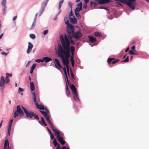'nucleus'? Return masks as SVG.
Masks as SVG:
<instances>
[{
  "label": "nucleus",
  "instance_id": "9d476101",
  "mask_svg": "<svg viewBox=\"0 0 149 149\" xmlns=\"http://www.w3.org/2000/svg\"><path fill=\"white\" fill-rule=\"evenodd\" d=\"M96 2L100 4H104L109 3L110 0H95Z\"/></svg>",
  "mask_w": 149,
  "mask_h": 149
},
{
  "label": "nucleus",
  "instance_id": "37998d69",
  "mask_svg": "<svg viewBox=\"0 0 149 149\" xmlns=\"http://www.w3.org/2000/svg\"><path fill=\"white\" fill-rule=\"evenodd\" d=\"M64 21L65 22V23L67 24H68V23H69V20L67 19V18L66 17H65L64 18Z\"/></svg>",
  "mask_w": 149,
  "mask_h": 149
},
{
  "label": "nucleus",
  "instance_id": "e2e57ef3",
  "mask_svg": "<svg viewBox=\"0 0 149 149\" xmlns=\"http://www.w3.org/2000/svg\"><path fill=\"white\" fill-rule=\"evenodd\" d=\"M33 98L34 102L36 103H37L36 96H35L34 97H33Z\"/></svg>",
  "mask_w": 149,
  "mask_h": 149
},
{
  "label": "nucleus",
  "instance_id": "f03ea898",
  "mask_svg": "<svg viewBox=\"0 0 149 149\" xmlns=\"http://www.w3.org/2000/svg\"><path fill=\"white\" fill-rule=\"evenodd\" d=\"M40 113L42 114L46 118L47 122L50 124V127L52 129L54 132V135L56 136L58 135L61 132H60L54 126L52 123L51 122L50 120H49V115L47 114V113L45 112L44 111H40Z\"/></svg>",
  "mask_w": 149,
  "mask_h": 149
},
{
  "label": "nucleus",
  "instance_id": "c9c22d12",
  "mask_svg": "<svg viewBox=\"0 0 149 149\" xmlns=\"http://www.w3.org/2000/svg\"><path fill=\"white\" fill-rule=\"evenodd\" d=\"M129 53L132 55H134V54H138L137 53H135L134 52V51L133 50H131L129 52Z\"/></svg>",
  "mask_w": 149,
  "mask_h": 149
},
{
  "label": "nucleus",
  "instance_id": "a211bd4d",
  "mask_svg": "<svg viewBox=\"0 0 149 149\" xmlns=\"http://www.w3.org/2000/svg\"><path fill=\"white\" fill-rule=\"evenodd\" d=\"M89 40L92 42H94L96 41V39L95 38H94L93 36H88Z\"/></svg>",
  "mask_w": 149,
  "mask_h": 149
},
{
  "label": "nucleus",
  "instance_id": "a18cd8bd",
  "mask_svg": "<svg viewBox=\"0 0 149 149\" xmlns=\"http://www.w3.org/2000/svg\"><path fill=\"white\" fill-rule=\"evenodd\" d=\"M70 73H71V77L73 79H74L75 78H74V75L73 74L72 71L71 70L70 71Z\"/></svg>",
  "mask_w": 149,
  "mask_h": 149
},
{
  "label": "nucleus",
  "instance_id": "a19ab883",
  "mask_svg": "<svg viewBox=\"0 0 149 149\" xmlns=\"http://www.w3.org/2000/svg\"><path fill=\"white\" fill-rule=\"evenodd\" d=\"M36 66V64L35 63H34L33 64V65L31 66V70H34L35 68V67Z\"/></svg>",
  "mask_w": 149,
  "mask_h": 149
},
{
  "label": "nucleus",
  "instance_id": "9b49d317",
  "mask_svg": "<svg viewBox=\"0 0 149 149\" xmlns=\"http://www.w3.org/2000/svg\"><path fill=\"white\" fill-rule=\"evenodd\" d=\"M33 47V45L30 42L28 43V48L27 50V53L28 54H29L31 51Z\"/></svg>",
  "mask_w": 149,
  "mask_h": 149
},
{
  "label": "nucleus",
  "instance_id": "13d9d810",
  "mask_svg": "<svg viewBox=\"0 0 149 149\" xmlns=\"http://www.w3.org/2000/svg\"><path fill=\"white\" fill-rule=\"evenodd\" d=\"M35 105L36 106V107L38 109V108H40V105H39L37 103H35Z\"/></svg>",
  "mask_w": 149,
  "mask_h": 149
},
{
  "label": "nucleus",
  "instance_id": "c03bdc74",
  "mask_svg": "<svg viewBox=\"0 0 149 149\" xmlns=\"http://www.w3.org/2000/svg\"><path fill=\"white\" fill-rule=\"evenodd\" d=\"M127 0H120V1L124 4H126Z\"/></svg>",
  "mask_w": 149,
  "mask_h": 149
},
{
  "label": "nucleus",
  "instance_id": "f704fd0d",
  "mask_svg": "<svg viewBox=\"0 0 149 149\" xmlns=\"http://www.w3.org/2000/svg\"><path fill=\"white\" fill-rule=\"evenodd\" d=\"M75 15L77 17L78 19H80L81 17L79 13H75Z\"/></svg>",
  "mask_w": 149,
  "mask_h": 149
},
{
  "label": "nucleus",
  "instance_id": "a878e982",
  "mask_svg": "<svg viewBox=\"0 0 149 149\" xmlns=\"http://www.w3.org/2000/svg\"><path fill=\"white\" fill-rule=\"evenodd\" d=\"M65 91L66 95L68 96H69V95H70V93L69 91V90L68 89V84H67V85H66V88Z\"/></svg>",
  "mask_w": 149,
  "mask_h": 149
},
{
  "label": "nucleus",
  "instance_id": "0e129e2a",
  "mask_svg": "<svg viewBox=\"0 0 149 149\" xmlns=\"http://www.w3.org/2000/svg\"><path fill=\"white\" fill-rule=\"evenodd\" d=\"M68 4L69 6H70V7L71 8H72V3L70 2L69 1L68 2Z\"/></svg>",
  "mask_w": 149,
  "mask_h": 149
},
{
  "label": "nucleus",
  "instance_id": "bf43d9fd",
  "mask_svg": "<svg viewBox=\"0 0 149 149\" xmlns=\"http://www.w3.org/2000/svg\"><path fill=\"white\" fill-rule=\"evenodd\" d=\"M73 14L72 13V10H71V11L70 12V14H69V16L70 17H71V16H72L73 15Z\"/></svg>",
  "mask_w": 149,
  "mask_h": 149
},
{
  "label": "nucleus",
  "instance_id": "8fccbe9b",
  "mask_svg": "<svg viewBox=\"0 0 149 149\" xmlns=\"http://www.w3.org/2000/svg\"><path fill=\"white\" fill-rule=\"evenodd\" d=\"M24 90L23 89L20 87H19L18 88V93H19L21 91H23Z\"/></svg>",
  "mask_w": 149,
  "mask_h": 149
},
{
  "label": "nucleus",
  "instance_id": "1a4fd4ad",
  "mask_svg": "<svg viewBox=\"0 0 149 149\" xmlns=\"http://www.w3.org/2000/svg\"><path fill=\"white\" fill-rule=\"evenodd\" d=\"M54 62L55 63V65L56 67L57 68L60 69L61 68H62L60 63L58 60V59L57 58H55L54 59Z\"/></svg>",
  "mask_w": 149,
  "mask_h": 149
},
{
  "label": "nucleus",
  "instance_id": "680f3d73",
  "mask_svg": "<svg viewBox=\"0 0 149 149\" xmlns=\"http://www.w3.org/2000/svg\"><path fill=\"white\" fill-rule=\"evenodd\" d=\"M121 2H120V1H117L116 2V3L118 5H120V6H122V4L121 3H120Z\"/></svg>",
  "mask_w": 149,
  "mask_h": 149
},
{
  "label": "nucleus",
  "instance_id": "ddd939ff",
  "mask_svg": "<svg viewBox=\"0 0 149 149\" xmlns=\"http://www.w3.org/2000/svg\"><path fill=\"white\" fill-rule=\"evenodd\" d=\"M5 83V81L3 77L1 76L0 80V87H2Z\"/></svg>",
  "mask_w": 149,
  "mask_h": 149
},
{
  "label": "nucleus",
  "instance_id": "49530a36",
  "mask_svg": "<svg viewBox=\"0 0 149 149\" xmlns=\"http://www.w3.org/2000/svg\"><path fill=\"white\" fill-rule=\"evenodd\" d=\"M11 129V127H8V135L9 136L10 135Z\"/></svg>",
  "mask_w": 149,
  "mask_h": 149
},
{
  "label": "nucleus",
  "instance_id": "de8ad7c7",
  "mask_svg": "<svg viewBox=\"0 0 149 149\" xmlns=\"http://www.w3.org/2000/svg\"><path fill=\"white\" fill-rule=\"evenodd\" d=\"M13 119H11L10 120V122L9 123V126H8V127H11L12 124V123H13Z\"/></svg>",
  "mask_w": 149,
  "mask_h": 149
},
{
  "label": "nucleus",
  "instance_id": "774afa93",
  "mask_svg": "<svg viewBox=\"0 0 149 149\" xmlns=\"http://www.w3.org/2000/svg\"><path fill=\"white\" fill-rule=\"evenodd\" d=\"M131 48H132V50H134L135 49V46L134 45L133 46H132V47Z\"/></svg>",
  "mask_w": 149,
  "mask_h": 149
},
{
  "label": "nucleus",
  "instance_id": "20e7f679",
  "mask_svg": "<svg viewBox=\"0 0 149 149\" xmlns=\"http://www.w3.org/2000/svg\"><path fill=\"white\" fill-rule=\"evenodd\" d=\"M136 0H127L126 4L131 9L134 10L136 4L135 1Z\"/></svg>",
  "mask_w": 149,
  "mask_h": 149
},
{
  "label": "nucleus",
  "instance_id": "f257e3e1",
  "mask_svg": "<svg viewBox=\"0 0 149 149\" xmlns=\"http://www.w3.org/2000/svg\"><path fill=\"white\" fill-rule=\"evenodd\" d=\"M61 45L65 50H63L60 44L58 45V52L57 54L60 57V54H64L65 56V59H68L70 57V42L68 40L66 34L65 33L63 36V35L59 36Z\"/></svg>",
  "mask_w": 149,
  "mask_h": 149
},
{
  "label": "nucleus",
  "instance_id": "2f4dec72",
  "mask_svg": "<svg viewBox=\"0 0 149 149\" xmlns=\"http://www.w3.org/2000/svg\"><path fill=\"white\" fill-rule=\"evenodd\" d=\"M35 61L38 63H40V62H44L43 58H42V59H36L35 60Z\"/></svg>",
  "mask_w": 149,
  "mask_h": 149
},
{
  "label": "nucleus",
  "instance_id": "b1692460",
  "mask_svg": "<svg viewBox=\"0 0 149 149\" xmlns=\"http://www.w3.org/2000/svg\"><path fill=\"white\" fill-rule=\"evenodd\" d=\"M64 1V0H61L58 3V9L60 10L62 5V4Z\"/></svg>",
  "mask_w": 149,
  "mask_h": 149
},
{
  "label": "nucleus",
  "instance_id": "ea45409f",
  "mask_svg": "<svg viewBox=\"0 0 149 149\" xmlns=\"http://www.w3.org/2000/svg\"><path fill=\"white\" fill-rule=\"evenodd\" d=\"M19 114V112L16 111H15L14 114V117L15 118L16 117L18 116Z\"/></svg>",
  "mask_w": 149,
  "mask_h": 149
},
{
  "label": "nucleus",
  "instance_id": "cd10ccee",
  "mask_svg": "<svg viewBox=\"0 0 149 149\" xmlns=\"http://www.w3.org/2000/svg\"><path fill=\"white\" fill-rule=\"evenodd\" d=\"M82 10V8H79L78 7H77L75 9L74 12L75 13H79V11Z\"/></svg>",
  "mask_w": 149,
  "mask_h": 149
},
{
  "label": "nucleus",
  "instance_id": "dca6fc26",
  "mask_svg": "<svg viewBox=\"0 0 149 149\" xmlns=\"http://www.w3.org/2000/svg\"><path fill=\"white\" fill-rule=\"evenodd\" d=\"M72 55L70 56V61L72 65V67L74 66V54H71Z\"/></svg>",
  "mask_w": 149,
  "mask_h": 149
},
{
  "label": "nucleus",
  "instance_id": "4be33fe9",
  "mask_svg": "<svg viewBox=\"0 0 149 149\" xmlns=\"http://www.w3.org/2000/svg\"><path fill=\"white\" fill-rule=\"evenodd\" d=\"M7 147H9V143L8 140L7 139H6L5 141L4 148H5Z\"/></svg>",
  "mask_w": 149,
  "mask_h": 149
},
{
  "label": "nucleus",
  "instance_id": "c756f323",
  "mask_svg": "<svg viewBox=\"0 0 149 149\" xmlns=\"http://www.w3.org/2000/svg\"><path fill=\"white\" fill-rule=\"evenodd\" d=\"M56 149H60V145L59 143H58V146H57ZM62 149H69L68 148H67L65 146H63L62 147Z\"/></svg>",
  "mask_w": 149,
  "mask_h": 149
},
{
  "label": "nucleus",
  "instance_id": "bb28decb",
  "mask_svg": "<svg viewBox=\"0 0 149 149\" xmlns=\"http://www.w3.org/2000/svg\"><path fill=\"white\" fill-rule=\"evenodd\" d=\"M65 83L66 84V85H67V83H68V84H69V80L68 79V76H67V74H66V75H65Z\"/></svg>",
  "mask_w": 149,
  "mask_h": 149
},
{
  "label": "nucleus",
  "instance_id": "79ce46f5",
  "mask_svg": "<svg viewBox=\"0 0 149 149\" xmlns=\"http://www.w3.org/2000/svg\"><path fill=\"white\" fill-rule=\"evenodd\" d=\"M129 61V56H128L126 58L125 60H124L123 61H122V62H128Z\"/></svg>",
  "mask_w": 149,
  "mask_h": 149
},
{
  "label": "nucleus",
  "instance_id": "5701e85b",
  "mask_svg": "<svg viewBox=\"0 0 149 149\" xmlns=\"http://www.w3.org/2000/svg\"><path fill=\"white\" fill-rule=\"evenodd\" d=\"M70 50L71 54H74L75 51V48L73 46H71L70 48Z\"/></svg>",
  "mask_w": 149,
  "mask_h": 149
},
{
  "label": "nucleus",
  "instance_id": "0eeeda50",
  "mask_svg": "<svg viewBox=\"0 0 149 149\" xmlns=\"http://www.w3.org/2000/svg\"><path fill=\"white\" fill-rule=\"evenodd\" d=\"M60 57L61 58L63 63L64 65H69V62L68 59H65L64 55L63 54H60Z\"/></svg>",
  "mask_w": 149,
  "mask_h": 149
},
{
  "label": "nucleus",
  "instance_id": "4468645a",
  "mask_svg": "<svg viewBox=\"0 0 149 149\" xmlns=\"http://www.w3.org/2000/svg\"><path fill=\"white\" fill-rule=\"evenodd\" d=\"M17 110L16 111L18 112L19 114L20 115L23 114V112L21 109L19 105H17Z\"/></svg>",
  "mask_w": 149,
  "mask_h": 149
},
{
  "label": "nucleus",
  "instance_id": "7ed1b4c3",
  "mask_svg": "<svg viewBox=\"0 0 149 149\" xmlns=\"http://www.w3.org/2000/svg\"><path fill=\"white\" fill-rule=\"evenodd\" d=\"M22 109H23L24 111V113L26 115V116L27 117L31 118L33 117H34V118L37 120H39V118L38 116L32 112L31 111H29L24 107H22Z\"/></svg>",
  "mask_w": 149,
  "mask_h": 149
},
{
  "label": "nucleus",
  "instance_id": "6ab92c4d",
  "mask_svg": "<svg viewBox=\"0 0 149 149\" xmlns=\"http://www.w3.org/2000/svg\"><path fill=\"white\" fill-rule=\"evenodd\" d=\"M30 86L31 92H33L35 90V87L33 82L30 83Z\"/></svg>",
  "mask_w": 149,
  "mask_h": 149
},
{
  "label": "nucleus",
  "instance_id": "473e14b6",
  "mask_svg": "<svg viewBox=\"0 0 149 149\" xmlns=\"http://www.w3.org/2000/svg\"><path fill=\"white\" fill-rule=\"evenodd\" d=\"M29 36L32 39H34L36 38V36L33 34H31L29 35Z\"/></svg>",
  "mask_w": 149,
  "mask_h": 149
},
{
  "label": "nucleus",
  "instance_id": "5fc2aeb1",
  "mask_svg": "<svg viewBox=\"0 0 149 149\" xmlns=\"http://www.w3.org/2000/svg\"><path fill=\"white\" fill-rule=\"evenodd\" d=\"M48 30H45L43 32V34L44 35H46L48 33Z\"/></svg>",
  "mask_w": 149,
  "mask_h": 149
},
{
  "label": "nucleus",
  "instance_id": "6e6d98bb",
  "mask_svg": "<svg viewBox=\"0 0 149 149\" xmlns=\"http://www.w3.org/2000/svg\"><path fill=\"white\" fill-rule=\"evenodd\" d=\"M63 70L64 71L65 75H66V74H67L66 68L65 67H64L63 68Z\"/></svg>",
  "mask_w": 149,
  "mask_h": 149
},
{
  "label": "nucleus",
  "instance_id": "423d86ee",
  "mask_svg": "<svg viewBox=\"0 0 149 149\" xmlns=\"http://www.w3.org/2000/svg\"><path fill=\"white\" fill-rule=\"evenodd\" d=\"M119 59H116L114 58H108L107 60V62L109 65L111 64V63L112 64H114L117 63L119 61Z\"/></svg>",
  "mask_w": 149,
  "mask_h": 149
},
{
  "label": "nucleus",
  "instance_id": "69168bd1",
  "mask_svg": "<svg viewBox=\"0 0 149 149\" xmlns=\"http://www.w3.org/2000/svg\"><path fill=\"white\" fill-rule=\"evenodd\" d=\"M30 62V61H29L28 63H27V64L26 65V67H28L29 66V63Z\"/></svg>",
  "mask_w": 149,
  "mask_h": 149
},
{
  "label": "nucleus",
  "instance_id": "7c9ffc66",
  "mask_svg": "<svg viewBox=\"0 0 149 149\" xmlns=\"http://www.w3.org/2000/svg\"><path fill=\"white\" fill-rule=\"evenodd\" d=\"M41 123H42L45 126H47V125L46 123L45 122V121L44 120L43 118L42 117H41Z\"/></svg>",
  "mask_w": 149,
  "mask_h": 149
},
{
  "label": "nucleus",
  "instance_id": "603ef678",
  "mask_svg": "<svg viewBox=\"0 0 149 149\" xmlns=\"http://www.w3.org/2000/svg\"><path fill=\"white\" fill-rule=\"evenodd\" d=\"M38 109H40L41 110H44L45 109V107L43 106L40 105V108H38Z\"/></svg>",
  "mask_w": 149,
  "mask_h": 149
},
{
  "label": "nucleus",
  "instance_id": "aec40b11",
  "mask_svg": "<svg viewBox=\"0 0 149 149\" xmlns=\"http://www.w3.org/2000/svg\"><path fill=\"white\" fill-rule=\"evenodd\" d=\"M6 0H3L1 2V4L3 6L4 8L3 9L4 11L5 10L6 8Z\"/></svg>",
  "mask_w": 149,
  "mask_h": 149
},
{
  "label": "nucleus",
  "instance_id": "052dcab7",
  "mask_svg": "<svg viewBox=\"0 0 149 149\" xmlns=\"http://www.w3.org/2000/svg\"><path fill=\"white\" fill-rule=\"evenodd\" d=\"M1 54L3 55H4L5 56L7 55V54L5 52H1Z\"/></svg>",
  "mask_w": 149,
  "mask_h": 149
},
{
  "label": "nucleus",
  "instance_id": "58836bf2",
  "mask_svg": "<svg viewBox=\"0 0 149 149\" xmlns=\"http://www.w3.org/2000/svg\"><path fill=\"white\" fill-rule=\"evenodd\" d=\"M67 24V26L70 28L72 29H73V28L71 24H70L69 23H68V24Z\"/></svg>",
  "mask_w": 149,
  "mask_h": 149
},
{
  "label": "nucleus",
  "instance_id": "39448f33",
  "mask_svg": "<svg viewBox=\"0 0 149 149\" xmlns=\"http://www.w3.org/2000/svg\"><path fill=\"white\" fill-rule=\"evenodd\" d=\"M63 136L64 134L62 132H61L56 136L59 142L63 145H65V141L64 140V138L63 137Z\"/></svg>",
  "mask_w": 149,
  "mask_h": 149
},
{
  "label": "nucleus",
  "instance_id": "f8f14e48",
  "mask_svg": "<svg viewBox=\"0 0 149 149\" xmlns=\"http://www.w3.org/2000/svg\"><path fill=\"white\" fill-rule=\"evenodd\" d=\"M73 97L75 100L76 102H78L79 100L78 93L77 92L73 93Z\"/></svg>",
  "mask_w": 149,
  "mask_h": 149
},
{
  "label": "nucleus",
  "instance_id": "6e6552de",
  "mask_svg": "<svg viewBox=\"0 0 149 149\" xmlns=\"http://www.w3.org/2000/svg\"><path fill=\"white\" fill-rule=\"evenodd\" d=\"M82 34L80 31H78L72 34L73 37L74 38L79 39L82 36Z\"/></svg>",
  "mask_w": 149,
  "mask_h": 149
},
{
  "label": "nucleus",
  "instance_id": "864d4df0",
  "mask_svg": "<svg viewBox=\"0 0 149 149\" xmlns=\"http://www.w3.org/2000/svg\"><path fill=\"white\" fill-rule=\"evenodd\" d=\"M50 134V135L51 139L52 140L54 139H54H54V136L52 133H51V134Z\"/></svg>",
  "mask_w": 149,
  "mask_h": 149
},
{
  "label": "nucleus",
  "instance_id": "2eb2a0df",
  "mask_svg": "<svg viewBox=\"0 0 149 149\" xmlns=\"http://www.w3.org/2000/svg\"><path fill=\"white\" fill-rule=\"evenodd\" d=\"M70 87L73 93L77 92L76 88L73 84H72L70 85Z\"/></svg>",
  "mask_w": 149,
  "mask_h": 149
},
{
  "label": "nucleus",
  "instance_id": "393cba45",
  "mask_svg": "<svg viewBox=\"0 0 149 149\" xmlns=\"http://www.w3.org/2000/svg\"><path fill=\"white\" fill-rule=\"evenodd\" d=\"M70 22L72 23H76L77 22V20L75 17L74 18L70 17Z\"/></svg>",
  "mask_w": 149,
  "mask_h": 149
},
{
  "label": "nucleus",
  "instance_id": "4d7b16f0",
  "mask_svg": "<svg viewBox=\"0 0 149 149\" xmlns=\"http://www.w3.org/2000/svg\"><path fill=\"white\" fill-rule=\"evenodd\" d=\"M93 5L94 6H96L97 5V4L95 2H91V5Z\"/></svg>",
  "mask_w": 149,
  "mask_h": 149
},
{
  "label": "nucleus",
  "instance_id": "412c9836",
  "mask_svg": "<svg viewBox=\"0 0 149 149\" xmlns=\"http://www.w3.org/2000/svg\"><path fill=\"white\" fill-rule=\"evenodd\" d=\"M36 21L35 19L34 20L30 28V29L31 30L34 29L36 24Z\"/></svg>",
  "mask_w": 149,
  "mask_h": 149
},
{
  "label": "nucleus",
  "instance_id": "3c124183",
  "mask_svg": "<svg viewBox=\"0 0 149 149\" xmlns=\"http://www.w3.org/2000/svg\"><path fill=\"white\" fill-rule=\"evenodd\" d=\"M65 66L66 67V68H67V71H68V75L69 76H70V74H69V65H65Z\"/></svg>",
  "mask_w": 149,
  "mask_h": 149
},
{
  "label": "nucleus",
  "instance_id": "c85d7f7f",
  "mask_svg": "<svg viewBox=\"0 0 149 149\" xmlns=\"http://www.w3.org/2000/svg\"><path fill=\"white\" fill-rule=\"evenodd\" d=\"M94 35L96 37H101L102 36L101 34L99 32H96L94 33Z\"/></svg>",
  "mask_w": 149,
  "mask_h": 149
},
{
  "label": "nucleus",
  "instance_id": "f3484780",
  "mask_svg": "<svg viewBox=\"0 0 149 149\" xmlns=\"http://www.w3.org/2000/svg\"><path fill=\"white\" fill-rule=\"evenodd\" d=\"M43 59L44 62L45 61L46 63H48L52 61V59L51 58L48 57H43Z\"/></svg>",
  "mask_w": 149,
  "mask_h": 149
},
{
  "label": "nucleus",
  "instance_id": "e433bc0d",
  "mask_svg": "<svg viewBox=\"0 0 149 149\" xmlns=\"http://www.w3.org/2000/svg\"><path fill=\"white\" fill-rule=\"evenodd\" d=\"M53 143L54 146H58V143H57V141L56 139H54Z\"/></svg>",
  "mask_w": 149,
  "mask_h": 149
},
{
  "label": "nucleus",
  "instance_id": "72a5a7b5",
  "mask_svg": "<svg viewBox=\"0 0 149 149\" xmlns=\"http://www.w3.org/2000/svg\"><path fill=\"white\" fill-rule=\"evenodd\" d=\"M6 78H8L9 77H11L12 76V74H9L8 73H6Z\"/></svg>",
  "mask_w": 149,
  "mask_h": 149
},
{
  "label": "nucleus",
  "instance_id": "338daca9",
  "mask_svg": "<svg viewBox=\"0 0 149 149\" xmlns=\"http://www.w3.org/2000/svg\"><path fill=\"white\" fill-rule=\"evenodd\" d=\"M47 129L50 134H51V133H52L51 131L49 129L48 127H47Z\"/></svg>",
  "mask_w": 149,
  "mask_h": 149
},
{
  "label": "nucleus",
  "instance_id": "09e8293b",
  "mask_svg": "<svg viewBox=\"0 0 149 149\" xmlns=\"http://www.w3.org/2000/svg\"><path fill=\"white\" fill-rule=\"evenodd\" d=\"M82 3L81 2H80L79 4L77 5V6L79 8H82Z\"/></svg>",
  "mask_w": 149,
  "mask_h": 149
},
{
  "label": "nucleus",
  "instance_id": "4c0bfd02",
  "mask_svg": "<svg viewBox=\"0 0 149 149\" xmlns=\"http://www.w3.org/2000/svg\"><path fill=\"white\" fill-rule=\"evenodd\" d=\"M5 83L6 84L8 83L10 81V79L8 78H6V77H5Z\"/></svg>",
  "mask_w": 149,
  "mask_h": 149
}]
</instances>
